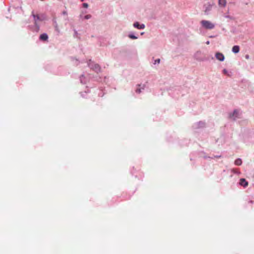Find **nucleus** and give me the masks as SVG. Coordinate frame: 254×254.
Here are the masks:
<instances>
[{
  "mask_svg": "<svg viewBox=\"0 0 254 254\" xmlns=\"http://www.w3.org/2000/svg\"><path fill=\"white\" fill-rule=\"evenodd\" d=\"M200 23L204 28L207 29H212L215 27V25L213 23L208 20H202Z\"/></svg>",
  "mask_w": 254,
  "mask_h": 254,
  "instance_id": "nucleus-1",
  "label": "nucleus"
},
{
  "mask_svg": "<svg viewBox=\"0 0 254 254\" xmlns=\"http://www.w3.org/2000/svg\"><path fill=\"white\" fill-rule=\"evenodd\" d=\"M216 59L220 61H223L224 60V56L220 53H217L216 54Z\"/></svg>",
  "mask_w": 254,
  "mask_h": 254,
  "instance_id": "nucleus-2",
  "label": "nucleus"
},
{
  "mask_svg": "<svg viewBox=\"0 0 254 254\" xmlns=\"http://www.w3.org/2000/svg\"><path fill=\"white\" fill-rule=\"evenodd\" d=\"M240 185L245 188L248 186V182L245 179H241L240 180Z\"/></svg>",
  "mask_w": 254,
  "mask_h": 254,
  "instance_id": "nucleus-3",
  "label": "nucleus"
},
{
  "mask_svg": "<svg viewBox=\"0 0 254 254\" xmlns=\"http://www.w3.org/2000/svg\"><path fill=\"white\" fill-rule=\"evenodd\" d=\"M133 26L138 29H142L145 28V25L143 24L140 25L138 22H135L133 24Z\"/></svg>",
  "mask_w": 254,
  "mask_h": 254,
  "instance_id": "nucleus-4",
  "label": "nucleus"
},
{
  "mask_svg": "<svg viewBox=\"0 0 254 254\" xmlns=\"http://www.w3.org/2000/svg\"><path fill=\"white\" fill-rule=\"evenodd\" d=\"M89 66L92 69L95 70L96 72H98L100 70V68L99 65L97 64H95L94 65H92V64H89Z\"/></svg>",
  "mask_w": 254,
  "mask_h": 254,
  "instance_id": "nucleus-5",
  "label": "nucleus"
},
{
  "mask_svg": "<svg viewBox=\"0 0 254 254\" xmlns=\"http://www.w3.org/2000/svg\"><path fill=\"white\" fill-rule=\"evenodd\" d=\"M32 16L34 17L35 23L36 24L37 22L39 20H41V19L40 18V16L38 14H35L33 12H32Z\"/></svg>",
  "mask_w": 254,
  "mask_h": 254,
  "instance_id": "nucleus-6",
  "label": "nucleus"
},
{
  "mask_svg": "<svg viewBox=\"0 0 254 254\" xmlns=\"http://www.w3.org/2000/svg\"><path fill=\"white\" fill-rule=\"evenodd\" d=\"M240 51V47L239 46L236 45L233 47L232 48V52L235 53L237 54L239 53Z\"/></svg>",
  "mask_w": 254,
  "mask_h": 254,
  "instance_id": "nucleus-7",
  "label": "nucleus"
},
{
  "mask_svg": "<svg viewBox=\"0 0 254 254\" xmlns=\"http://www.w3.org/2000/svg\"><path fill=\"white\" fill-rule=\"evenodd\" d=\"M48 38V36L47 34L44 33L40 35V39L42 41H46Z\"/></svg>",
  "mask_w": 254,
  "mask_h": 254,
  "instance_id": "nucleus-8",
  "label": "nucleus"
},
{
  "mask_svg": "<svg viewBox=\"0 0 254 254\" xmlns=\"http://www.w3.org/2000/svg\"><path fill=\"white\" fill-rule=\"evenodd\" d=\"M238 114H239L238 111L237 110H235L234 111V112H233L232 114H230V118L238 117Z\"/></svg>",
  "mask_w": 254,
  "mask_h": 254,
  "instance_id": "nucleus-9",
  "label": "nucleus"
},
{
  "mask_svg": "<svg viewBox=\"0 0 254 254\" xmlns=\"http://www.w3.org/2000/svg\"><path fill=\"white\" fill-rule=\"evenodd\" d=\"M218 4L220 6L225 7L226 4V0H219Z\"/></svg>",
  "mask_w": 254,
  "mask_h": 254,
  "instance_id": "nucleus-10",
  "label": "nucleus"
},
{
  "mask_svg": "<svg viewBox=\"0 0 254 254\" xmlns=\"http://www.w3.org/2000/svg\"><path fill=\"white\" fill-rule=\"evenodd\" d=\"M242 161L241 159H237L235 161V165H236L237 166L241 165L242 164Z\"/></svg>",
  "mask_w": 254,
  "mask_h": 254,
  "instance_id": "nucleus-11",
  "label": "nucleus"
},
{
  "mask_svg": "<svg viewBox=\"0 0 254 254\" xmlns=\"http://www.w3.org/2000/svg\"><path fill=\"white\" fill-rule=\"evenodd\" d=\"M212 5L209 4L206 7L204 12L207 13L208 11H210L211 9Z\"/></svg>",
  "mask_w": 254,
  "mask_h": 254,
  "instance_id": "nucleus-12",
  "label": "nucleus"
},
{
  "mask_svg": "<svg viewBox=\"0 0 254 254\" xmlns=\"http://www.w3.org/2000/svg\"><path fill=\"white\" fill-rule=\"evenodd\" d=\"M129 37L131 39H137V37L134 36V35H129Z\"/></svg>",
  "mask_w": 254,
  "mask_h": 254,
  "instance_id": "nucleus-13",
  "label": "nucleus"
},
{
  "mask_svg": "<svg viewBox=\"0 0 254 254\" xmlns=\"http://www.w3.org/2000/svg\"><path fill=\"white\" fill-rule=\"evenodd\" d=\"M91 17V15L90 14H87L85 16L84 18L86 19H88Z\"/></svg>",
  "mask_w": 254,
  "mask_h": 254,
  "instance_id": "nucleus-14",
  "label": "nucleus"
},
{
  "mask_svg": "<svg viewBox=\"0 0 254 254\" xmlns=\"http://www.w3.org/2000/svg\"><path fill=\"white\" fill-rule=\"evenodd\" d=\"M83 6L85 8H87L88 7V4L87 3H83Z\"/></svg>",
  "mask_w": 254,
  "mask_h": 254,
  "instance_id": "nucleus-15",
  "label": "nucleus"
},
{
  "mask_svg": "<svg viewBox=\"0 0 254 254\" xmlns=\"http://www.w3.org/2000/svg\"><path fill=\"white\" fill-rule=\"evenodd\" d=\"M160 62V60L159 59H157L155 61V63H154V64H156V63L157 64H159Z\"/></svg>",
  "mask_w": 254,
  "mask_h": 254,
  "instance_id": "nucleus-16",
  "label": "nucleus"
},
{
  "mask_svg": "<svg viewBox=\"0 0 254 254\" xmlns=\"http://www.w3.org/2000/svg\"><path fill=\"white\" fill-rule=\"evenodd\" d=\"M136 92L137 93H140L141 92V89L140 88L136 89Z\"/></svg>",
  "mask_w": 254,
  "mask_h": 254,
  "instance_id": "nucleus-17",
  "label": "nucleus"
},
{
  "mask_svg": "<svg viewBox=\"0 0 254 254\" xmlns=\"http://www.w3.org/2000/svg\"><path fill=\"white\" fill-rule=\"evenodd\" d=\"M245 58H246V59H249V56L248 55H246L245 56Z\"/></svg>",
  "mask_w": 254,
  "mask_h": 254,
  "instance_id": "nucleus-18",
  "label": "nucleus"
},
{
  "mask_svg": "<svg viewBox=\"0 0 254 254\" xmlns=\"http://www.w3.org/2000/svg\"><path fill=\"white\" fill-rule=\"evenodd\" d=\"M227 70L226 69H224L223 70V72L225 73V74H226L227 73Z\"/></svg>",
  "mask_w": 254,
  "mask_h": 254,
  "instance_id": "nucleus-19",
  "label": "nucleus"
},
{
  "mask_svg": "<svg viewBox=\"0 0 254 254\" xmlns=\"http://www.w3.org/2000/svg\"><path fill=\"white\" fill-rule=\"evenodd\" d=\"M63 13H64V14H66V12L65 11H64V12H63Z\"/></svg>",
  "mask_w": 254,
  "mask_h": 254,
  "instance_id": "nucleus-20",
  "label": "nucleus"
},
{
  "mask_svg": "<svg viewBox=\"0 0 254 254\" xmlns=\"http://www.w3.org/2000/svg\"><path fill=\"white\" fill-rule=\"evenodd\" d=\"M206 43L207 44H209V42L208 41Z\"/></svg>",
  "mask_w": 254,
  "mask_h": 254,
  "instance_id": "nucleus-21",
  "label": "nucleus"
},
{
  "mask_svg": "<svg viewBox=\"0 0 254 254\" xmlns=\"http://www.w3.org/2000/svg\"><path fill=\"white\" fill-rule=\"evenodd\" d=\"M84 0H81V1H83Z\"/></svg>",
  "mask_w": 254,
  "mask_h": 254,
  "instance_id": "nucleus-22",
  "label": "nucleus"
}]
</instances>
